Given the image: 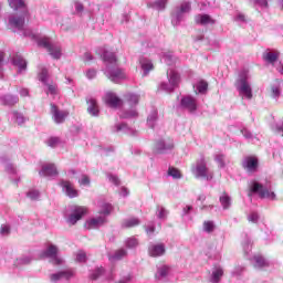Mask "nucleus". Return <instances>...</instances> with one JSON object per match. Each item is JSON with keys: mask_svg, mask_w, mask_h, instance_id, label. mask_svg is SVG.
<instances>
[{"mask_svg": "<svg viewBox=\"0 0 283 283\" xmlns=\"http://www.w3.org/2000/svg\"><path fill=\"white\" fill-rule=\"evenodd\" d=\"M193 174L196 178H203L206 180L213 179L212 172H209V168L207 167V160L205 157H201L200 160L196 161V168H193Z\"/></svg>", "mask_w": 283, "mask_h": 283, "instance_id": "1", "label": "nucleus"}, {"mask_svg": "<svg viewBox=\"0 0 283 283\" xmlns=\"http://www.w3.org/2000/svg\"><path fill=\"white\" fill-rule=\"evenodd\" d=\"M39 45L41 48L46 49V52H49L50 56H53L54 60H61L62 56V49L60 46L56 45H52L50 43L49 38H42L39 41Z\"/></svg>", "mask_w": 283, "mask_h": 283, "instance_id": "2", "label": "nucleus"}, {"mask_svg": "<svg viewBox=\"0 0 283 283\" xmlns=\"http://www.w3.org/2000/svg\"><path fill=\"white\" fill-rule=\"evenodd\" d=\"M87 214V208L85 206H75L72 213L67 217V223L70 226L76 224Z\"/></svg>", "mask_w": 283, "mask_h": 283, "instance_id": "3", "label": "nucleus"}, {"mask_svg": "<svg viewBox=\"0 0 283 283\" xmlns=\"http://www.w3.org/2000/svg\"><path fill=\"white\" fill-rule=\"evenodd\" d=\"M253 193H259V197L264 199V198H270L271 200L276 199V195L274 191H270L266 188H264L261 184L254 182L252 185V188L250 189Z\"/></svg>", "mask_w": 283, "mask_h": 283, "instance_id": "4", "label": "nucleus"}, {"mask_svg": "<svg viewBox=\"0 0 283 283\" xmlns=\"http://www.w3.org/2000/svg\"><path fill=\"white\" fill-rule=\"evenodd\" d=\"M104 104L111 108H120L124 106V99L117 96L115 93L108 92L106 96L103 97Z\"/></svg>", "mask_w": 283, "mask_h": 283, "instance_id": "5", "label": "nucleus"}, {"mask_svg": "<svg viewBox=\"0 0 283 283\" xmlns=\"http://www.w3.org/2000/svg\"><path fill=\"white\" fill-rule=\"evenodd\" d=\"M50 108H51L52 118L55 124H62L66 120L69 116L67 111H61L56 105H53V104L50 105Z\"/></svg>", "mask_w": 283, "mask_h": 283, "instance_id": "6", "label": "nucleus"}, {"mask_svg": "<svg viewBox=\"0 0 283 283\" xmlns=\"http://www.w3.org/2000/svg\"><path fill=\"white\" fill-rule=\"evenodd\" d=\"M60 187L63 188V191L65 195H67L69 198H77L78 191L73 187V184L69 180H62L60 181Z\"/></svg>", "mask_w": 283, "mask_h": 283, "instance_id": "7", "label": "nucleus"}, {"mask_svg": "<svg viewBox=\"0 0 283 283\" xmlns=\"http://www.w3.org/2000/svg\"><path fill=\"white\" fill-rule=\"evenodd\" d=\"M28 18H29V12L24 11L22 17L11 18L9 20V24L17 30H23L25 24V19Z\"/></svg>", "mask_w": 283, "mask_h": 283, "instance_id": "8", "label": "nucleus"}, {"mask_svg": "<svg viewBox=\"0 0 283 283\" xmlns=\"http://www.w3.org/2000/svg\"><path fill=\"white\" fill-rule=\"evenodd\" d=\"M40 176L56 177L59 176L57 168L54 164H46L41 168Z\"/></svg>", "mask_w": 283, "mask_h": 283, "instance_id": "9", "label": "nucleus"}, {"mask_svg": "<svg viewBox=\"0 0 283 283\" xmlns=\"http://www.w3.org/2000/svg\"><path fill=\"white\" fill-rule=\"evenodd\" d=\"M195 23L198 25L216 24V20L209 14L195 15Z\"/></svg>", "mask_w": 283, "mask_h": 283, "instance_id": "10", "label": "nucleus"}, {"mask_svg": "<svg viewBox=\"0 0 283 283\" xmlns=\"http://www.w3.org/2000/svg\"><path fill=\"white\" fill-rule=\"evenodd\" d=\"M169 149H174V143L171 140H169V143L160 140L155 144L156 154H164L166 150H169Z\"/></svg>", "mask_w": 283, "mask_h": 283, "instance_id": "11", "label": "nucleus"}, {"mask_svg": "<svg viewBox=\"0 0 283 283\" xmlns=\"http://www.w3.org/2000/svg\"><path fill=\"white\" fill-rule=\"evenodd\" d=\"M166 250L164 243L151 245V248L148 250V254H150L151 258L163 256Z\"/></svg>", "mask_w": 283, "mask_h": 283, "instance_id": "12", "label": "nucleus"}, {"mask_svg": "<svg viewBox=\"0 0 283 283\" xmlns=\"http://www.w3.org/2000/svg\"><path fill=\"white\" fill-rule=\"evenodd\" d=\"M50 78V73L46 66L43 64L39 65L38 80L43 83V85H48Z\"/></svg>", "mask_w": 283, "mask_h": 283, "instance_id": "13", "label": "nucleus"}, {"mask_svg": "<svg viewBox=\"0 0 283 283\" xmlns=\"http://www.w3.org/2000/svg\"><path fill=\"white\" fill-rule=\"evenodd\" d=\"M181 106H184V108L188 109L189 112H196L197 101L191 96L184 97L181 98Z\"/></svg>", "mask_w": 283, "mask_h": 283, "instance_id": "14", "label": "nucleus"}, {"mask_svg": "<svg viewBox=\"0 0 283 283\" xmlns=\"http://www.w3.org/2000/svg\"><path fill=\"white\" fill-rule=\"evenodd\" d=\"M105 223H106L105 217H97V218H92L88 221H86V227L88 230H93V229H97L98 227H101Z\"/></svg>", "mask_w": 283, "mask_h": 283, "instance_id": "15", "label": "nucleus"}, {"mask_svg": "<svg viewBox=\"0 0 283 283\" xmlns=\"http://www.w3.org/2000/svg\"><path fill=\"white\" fill-rule=\"evenodd\" d=\"M241 86L239 87V91L247 97L248 99L252 98V88L250 84L247 82L245 78H242L241 81Z\"/></svg>", "mask_w": 283, "mask_h": 283, "instance_id": "16", "label": "nucleus"}, {"mask_svg": "<svg viewBox=\"0 0 283 283\" xmlns=\"http://www.w3.org/2000/svg\"><path fill=\"white\" fill-rule=\"evenodd\" d=\"M243 168L248 171H256L258 168V159L256 157H247L243 163Z\"/></svg>", "mask_w": 283, "mask_h": 283, "instance_id": "17", "label": "nucleus"}, {"mask_svg": "<svg viewBox=\"0 0 283 283\" xmlns=\"http://www.w3.org/2000/svg\"><path fill=\"white\" fill-rule=\"evenodd\" d=\"M87 112L92 116H98V106L95 98L87 99Z\"/></svg>", "mask_w": 283, "mask_h": 283, "instance_id": "18", "label": "nucleus"}, {"mask_svg": "<svg viewBox=\"0 0 283 283\" xmlns=\"http://www.w3.org/2000/svg\"><path fill=\"white\" fill-rule=\"evenodd\" d=\"M279 59H280L279 51L268 52V53L263 54V60H265V62H268L272 65H274Z\"/></svg>", "mask_w": 283, "mask_h": 283, "instance_id": "19", "label": "nucleus"}, {"mask_svg": "<svg viewBox=\"0 0 283 283\" xmlns=\"http://www.w3.org/2000/svg\"><path fill=\"white\" fill-rule=\"evenodd\" d=\"M140 224V220L136 217H133L130 219H126L123 221V228L129 229V228H136Z\"/></svg>", "mask_w": 283, "mask_h": 283, "instance_id": "20", "label": "nucleus"}, {"mask_svg": "<svg viewBox=\"0 0 283 283\" xmlns=\"http://www.w3.org/2000/svg\"><path fill=\"white\" fill-rule=\"evenodd\" d=\"M124 101L130 106L138 105L139 103V96L136 94L128 93L126 96H124Z\"/></svg>", "mask_w": 283, "mask_h": 283, "instance_id": "21", "label": "nucleus"}, {"mask_svg": "<svg viewBox=\"0 0 283 283\" xmlns=\"http://www.w3.org/2000/svg\"><path fill=\"white\" fill-rule=\"evenodd\" d=\"M168 77H169V83L171 86L176 87L179 85L180 75L178 74V72L170 71V73L168 74Z\"/></svg>", "mask_w": 283, "mask_h": 283, "instance_id": "22", "label": "nucleus"}, {"mask_svg": "<svg viewBox=\"0 0 283 283\" xmlns=\"http://www.w3.org/2000/svg\"><path fill=\"white\" fill-rule=\"evenodd\" d=\"M59 249L54 244H50L49 248L44 251L43 255L45 258H56L57 256Z\"/></svg>", "mask_w": 283, "mask_h": 283, "instance_id": "23", "label": "nucleus"}, {"mask_svg": "<svg viewBox=\"0 0 283 283\" xmlns=\"http://www.w3.org/2000/svg\"><path fill=\"white\" fill-rule=\"evenodd\" d=\"M219 201L222 205L223 209H229V207L231 206V197H229L227 192H223V195L220 196Z\"/></svg>", "mask_w": 283, "mask_h": 283, "instance_id": "24", "label": "nucleus"}, {"mask_svg": "<svg viewBox=\"0 0 283 283\" xmlns=\"http://www.w3.org/2000/svg\"><path fill=\"white\" fill-rule=\"evenodd\" d=\"M125 78V72L122 71L120 69H116L111 72V80L114 82L116 80H122Z\"/></svg>", "mask_w": 283, "mask_h": 283, "instance_id": "25", "label": "nucleus"}, {"mask_svg": "<svg viewBox=\"0 0 283 283\" xmlns=\"http://www.w3.org/2000/svg\"><path fill=\"white\" fill-rule=\"evenodd\" d=\"M223 276V270L221 268L216 269L212 272V281L213 283H219L221 282V277Z\"/></svg>", "mask_w": 283, "mask_h": 283, "instance_id": "26", "label": "nucleus"}, {"mask_svg": "<svg viewBox=\"0 0 283 283\" xmlns=\"http://www.w3.org/2000/svg\"><path fill=\"white\" fill-rule=\"evenodd\" d=\"M10 8L14 9L18 11L21 8H25L24 1L23 0H9Z\"/></svg>", "mask_w": 283, "mask_h": 283, "instance_id": "27", "label": "nucleus"}, {"mask_svg": "<svg viewBox=\"0 0 283 283\" xmlns=\"http://www.w3.org/2000/svg\"><path fill=\"white\" fill-rule=\"evenodd\" d=\"M14 65H15L17 67H19L20 71H25V69L28 67V63L25 62V60H23V59L20 57V56H17V57L14 59Z\"/></svg>", "mask_w": 283, "mask_h": 283, "instance_id": "28", "label": "nucleus"}, {"mask_svg": "<svg viewBox=\"0 0 283 283\" xmlns=\"http://www.w3.org/2000/svg\"><path fill=\"white\" fill-rule=\"evenodd\" d=\"M103 59H104V62H107V63H111V64H116L117 63V59L115 56L114 53H104L103 54Z\"/></svg>", "mask_w": 283, "mask_h": 283, "instance_id": "29", "label": "nucleus"}, {"mask_svg": "<svg viewBox=\"0 0 283 283\" xmlns=\"http://www.w3.org/2000/svg\"><path fill=\"white\" fill-rule=\"evenodd\" d=\"M167 174L169 176L174 177V179L182 178V174L180 172V170L178 168L170 167L169 170L167 171Z\"/></svg>", "mask_w": 283, "mask_h": 283, "instance_id": "30", "label": "nucleus"}, {"mask_svg": "<svg viewBox=\"0 0 283 283\" xmlns=\"http://www.w3.org/2000/svg\"><path fill=\"white\" fill-rule=\"evenodd\" d=\"M18 103H19V97H17V96L7 95V96L4 97V104H6V105L13 106V105H15V104H18Z\"/></svg>", "mask_w": 283, "mask_h": 283, "instance_id": "31", "label": "nucleus"}, {"mask_svg": "<svg viewBox=\"0 0 283 283\" xmlns=\"http://www.w3.org/2000/svg\"><path fill=\"white\" fill-rule=\"evenodd\" d=\"M216 230V224L213 221H205L203 222V231L211 233Z\"/></svg>", "mask_w": 283, "mask_h": 283, "instance_id": "32", "label": "nucleus"}, {"mask_svg": "<svg viewBox=\"0 0 283 283\" xmlns=\"http://www.w3.org/2000/svg\"><path fill=\"white\" fill-rule=\"evenodd\" d=\"M196 88L198 90L199 94H205L208 91V83L201 80Z\"/></svg>", "mask_w": 283, "mask_h": 283, "instance_id": "33", "label": "nucleus"}, {"mask_svg": "<svg viewBox=\"0 0 283 283\" xmlns=\"http://www.w3.org/2000/svg\"><path fill=\"white\" fill-rule=\"evenodd\" d=\"M127 254V251L124 249L117 250L114 255L112 256V260L120 261L123 258H125Z\"/></svg>", "mask_w": 283, "mask_h": 283, "instance_id": "34", "label": "nucleus"}, {"mask_svg": "<svg viewBox=\"0 0 283 283\" xmlns=\"http://www.w3.org/2000/svg\"><path fill=\"white\" fill-rule=\"evenodd\" d=\"M158 119V111H153L147 117V123L150 127L154 126V123Z\"/></svg>", "mask_w": 283, "mask_h": 283, "instance_id": "35", "label": "nucleus"}, {"mask_svg": "<svg viewBox=\"0 0 283 283\" xmlns=\"http://www.w3.org/2000/svg\"><path fill=\"white\" fill-rule=\"evenodd\" d=\"M142 70L145 71V74H148L154 70V64L150 61H144L142 63Z\"/></svg>", "mask_w": 283, "mask_h": 283, "instance_id": "36", "label": "nucleus"}, {"mask_svg": "<svg viewBox=\"0 0 283 283\" xmlns=\"http://www.w3.org/2000/svg\"><path fill=\"white\" fill-rule=\"evenodd\" d=\"M253 260L256 263L258 268H265L266 266V261L262 255H255L253 258Z\"/></svg>", "mask_w": 283, "mask_h": 283, "instance_id": "37", "label": "nucleus"}, {"mask_svg": "<svg viewBox=\"0 0 283 283\" xmlns=\"http://www.w3.org/2000/svg\"><path fill=\"white\" fill-rule=\"evenodd\" d=\"M59 274L62 276V279H65V280H71L74 275L72 270H63V271H60Z\"/></svg>", "mask_w": 283, "mask_h": 283, "instance_id": "38", "label": "nucleus"}, {"mask_svg": "<svg viewBox=\"0 0 283 283\" xmlns=\"http://www.w3.org/2000/svg\"><path fill=\"white\" fill-rule=\"evenodd\" d=\"M75 261H77L80 263L86 262L87 255H86L85 251H78L77 255L75 256Z\"/></svg>", "mask_w": 283, "mask_h": 283, "instance_id": "39", "label": "nucleus"}, {"mask_svg": "<svg viewBox=\"0 0 283 283\" xmlns=\"http://www.w3.org/2000/svg\"><path fill=\"white\" fill-rule=\"evenodd\" d=\"M15 116V123L19 124V126H23L27 118L21 113H14Z\"/></svg>", "mask_w": 283, "mask_h": 283, "instance_id": "40", "label": "nucleus"}, {"mask_svg": "<svg viewBox=\"0 0 283 283\" xmlns=\"http://www.w3.org/2000/svg\"><path fill=\"white\" fill-rule=\"evenodd\" d=\"M189 11H191V3L190 2H181L180 12L188 13Z\"/></svg>", "mask_w": 283, "mask_h": 283, "instance_id": "41", "label": "nucleus"}, {"mask_svg": "<svg viewBox=\"0 0 283 283\" xmlns=\"http://www.w3.org/2000/svg\"><path fill=\"white\" fill-rule=\"evenodd\" d=\"M40 197V192L38 190H30L27 192V198H30L31 200H38Z\"/></svg>", "mask_w": 283, "mask_h": 283, "instance_id": "42", "label": "nucleus"}, {"mask_svg": "<svg viewBox=\"0 0 283 283\" xmlns=\"http://www.w3.org/2000/svg\"><path fill=\"white\" fill-rule=\"evenodd\" d=\"M126 247L129 249H133L135 247H138V240L135 238H130L126 241Z\"/></svg>", "mask_w": 283, "mask_h": 283, "instance_id": "43", "label": "nucleus"}, {"mask_svg": "<svg viewBox=\"0 0 283 283\" xmlns=\"http://www.w3.org/2000/svg\"><path fill=\"white\" fill-rule=\"evenodd\" d=\"M112 212V206L109 203H105L103 206V210L99 211V214L109 216Z\"/></svg>", "mask_w": 283, "mask_h": 283, "instance_id": "44", "label": "nucleus"}, {"mask_svg": "<svg viewBox=\"0 0 283 283\" xmlns=\"http://www.w3.org/2000/svg\"><path fill=\"white\" fill-rule=\"evenodd\" d=\"M105 273V269L99 266L93 274H92V280H97L98 276H102Z\"/></svg>", "mask_w": 283, "mask_h": 283, "instance_id": "45", "label": "nucleus"}, {"mask_svg": "<svg viewBox=\"0 0 283 283\" xmlns=\"http://www.w3.org/2000/svg\"><path fill=\"white\" fill-rule=\"evenodd\" d=\"M166 3H168V0H156L155 6L159 8V10H165Z\"/></svg>", "mask_w": 283, "mask_h": 283, "instance_id": "46", "label": "nucleus"}, {"mask_svg": "<svg viewBox=\"0 0 283 283\" xmlns=\"http://www.w3.org/2000/svg\"><path fill=\"white\" fill-rule=\"evenodd\" d=\"M169 266L168 265H164L159 269V275L161 277H165V276H168V273H169Z\"/></svg>", "mask_w": 283, "mask_h": 283, "instance_id": "47", "label": "nucleus"}, {"mask_svg": "<svg viewBox=\"0 0 283 283\" xmlns=\"http://www.w3.org/2000/svg\"><path fill=\"white\" fill-rule=\"evenodd\" d=\"M271 92H272L273 97H280L281 88H280V86H272Z\"/></svg>", "mask_w": 283, "mask_h": 283, "instance_id": "48", "label": "nucleus"}, {"mask_svg": "<svg viewBox=\"0 0 283 283\" xmlns=\"http://www.w3.org/2000/svg\"><path fill=\"white\" fill-rule=\"evenodd\" d=\"M0 234L1 235H9L10 234V227L9 226H1Z\"/></svg>", "mask_w": 283, "mask_h": 283, "instance_id": "49", "label": "nucleus"}, {"mask_svg": "<svg viewBox=\"0 0 283 283\" xmlns=\"http://www.w3.org/2000/svg\"><path fill=\"white\" fill-rule=\"evenodd\" d=\"M48 88H49V92L50 94H56V84H44Z\"/></svg>", "mask_w": 283, "mask_h": 283, "instance_id": "50", "label": "nucleus"}, {"mask_svg": "<svg viewBox=\"0 0 283 283\" xmlns=\"http://www.w3.org/2000/svg\"><path fill=\"white\" fill-rule=\"evenodd\" d=\"M60 143V139L57 137H51L49 139V146L55 147Z\"/></svg>", "mask_w": 283, "mask_h": 283, "instance_id": "51", "label": "nucleus"}, {"mask_svg": "<svg viewBox=\"0 0 283 283\" xmlns=\"http://www.w3.org/2000/svg\"><path fill=\"white\" fill-rule=\"evenodd\" d=\"M62 279H63V276H62L60 273H57V274H51V275H50L51 282H57L59 280H62Z\"/></svg>", "mask_w": 283, "mask_h": 283, "instance_id": "52", "label": "nucleus"}, {"mask_svg": "<svg viewBox=\"0 0 283 283\" xmlns=\"http://www.w3.org/2000/svg\"><path fill=\"white\" fill-rule=\"evenodd\" d=\"M258 219H259V216H258L256 212L250 213V216H249V221H250V222L255 223V222L258 221Z\"/></svg>", "mask_w": 283, "mask_h": 283, "instance_id": "53", "label": "nucleus"}, {"mask_svg": "<svg viewBox=\"0 0 283 283\" xmlns=\"http://www.w3.org/2000/svg\"><path fill=\"white\" fill-rule=\"evenodd\" d=\"M81 184H82L83 186H90V185H91V179H90V177H87V176L84 175V176L82 177Z\"/></svg>", "mask_w": 283, "mask_h": 283, "instance_id": "54", "label": "nucleus"}, {"mask_svg": "<svg viewBox=\"0 0 283 283\" xmlns=\"http://www.w3.org/2000/svg\"><path fill=\"white\" fill-rule=\"evenodd\" d=\"M254 3L263 7V8H268V0H253Z\"/></svg>", "mask_w": 283, "mask_h": 283, "instance_id": "55", "label": "nucleus"}, {"mask_svg": "<svg viewBox=\"0 0 283 283\" xmlns=\"http://www.w3.org/2000/svg\"><path fill=\"white\" fill-rule=\"evenodd\" d=\"M87 78L92 80L96 77V71L95 70H88L86 73Z\"/></svg>", "mask_w": 283, "mask_h": 283, "instance_id": "56", "label": "nucleus"}, {"mask_svg": "<svg viewBox=\"0 0 283 283\" xmlns=\"http://www.w3.org/2000/svg\"><path fill=\"white\" fill-rule=\"evenodd\" d=\"M168 214V212L165 210V208H160L159 210V219H166V216Z\"/></svg>", "mask_w": 283, "mask_h": 283, "instance_id": "57", "label": "nucleus"}, {"mask_svg": "<svg viewBox=\"0 0 283 283\" xmlns=\"http://www.w3.org/2000/svg\"><path fill=\"white\" fill-rule=\"evenodd\" d=\"M51 259H53V264L54 265H62V263H63V260L59 259L57 256H53Z\"/></svg>", "mask_w": 283, "mask_h": 283, "instance_id": "58", "label": "nucleus"}, {"mask_svg": "<svg viewBox=\"0 0 283 283\" xmlns=\"http://www.w3.org/2000/svg\"><path fill=\"white\" fill-rule=\"evenodd\" d=\"M111 182H113L114 185L118 186L119 185V178L115 177V176H111L109 177Z\"/></svg>", "mask_w": 283, "mask_h": 283, "instance_id": "59", "label": "nucleus"}, {"mask_svg": "<svg viewBox=\"0 0 283 283\" xmlns=\"http://www.w3.org/2000/svg\"><path fill=\"white\" fill-rule=\"evenodd\" d=\"M75 11L82 12L83 11V4H75Z\"/></svg>", "mask_w": 283, "mask_h": 283, "instance_id": "60", "label": "nucleus"}, {"mask_svg": "<svg viewBox=\"0 0 283 283\" xmlns=\"http://www.w3.org/2000/svg\"><path fill=\"white\" fill-rule=\"evenodd\" d=\"M28 95H29V91L28 90H25V88L21 90V96L22 97H25Z\"/></svg>", "mask_w": 283, "mask_h": 283, "instance_id": "61", "label": "nucleus"}, {"mask_svg": "<svg viewBox=\"0 0 283 283\" xmlns=\"http://www.w3.org/2000/svg\"><path fill=\"white\" fill-rule=\"evenodd\" d=\"M147 234H150V233H154L155 232V227H149L147 230H146Z\"/></svg>", "mask_w": 283, "mask_h": 283, "instance_id": "62", "label": "nucleus"}, {"mask_svg": "<svg viewBox=\"0 0 283 283\" xmlns=\"http://www.w3.org/2000/svg\"><path fill=\"white\" fill-rule=\"evenodd\" d=\"M85 57H86L87 61H92V60H93L91 53H86V54H85Z\"/></svg>", "mask_w": 283, "mask_h": 283, "instance_id": "63", "label": "nucleus"}, {"mask_svg": "<svg viewBox=\"0 0 283 283\" xmlns=\"http://www.w3.org/2000/svg\"><path fill=\"white\" fill-rule=\"evenodd\" d=\"M238 19L241 20V21H245V15L244 14H239Z\"/></svg>", "mask_w": 283, "mask_h": 283, "instance_id": "64", "label": "nucleus"}]
</instances>
